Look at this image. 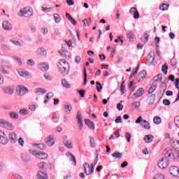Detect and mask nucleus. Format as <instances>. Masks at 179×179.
Segmentation results:
<instances>
[{"label":"nucleus","mask_w":179,"mask_h":179,"mask_svg":"<svg viewBox=\"0 0 179 179\" xmlns=\"http://www.w3.org/2000/svg\"><path fill=\"white\" fill-rule=\"evenodd\" d=\"M97 162H99V154H96L95 159L94 160V163L90 165L87 162L84 163V173L86 176H90V174H93V171H94V166L97 164Z\"/></svg>","instance_id":"f257e3e1"},{"label":"nucleus","mask_w":179,"mask_h":179,"mask_svg":"<svg viewBox=\"0 0 179 179\" xmlns=\"http://www.w3.org/2000/svg\"><path fill=\"white\" fill-rule=\"evenodd\" d=\"M168 157H174V154L171 152H166L165 153V157H163L159 162H158V167L164 170V169H167L169 166V158Z\"/></svg>","instance_id":"f03ea898"},{"label":"nucleus","mask_w":179,"mask_h":179,"mask_svg":"<svg viewBox=\"0 0 179 179\" xmlns=\"http://www.w3.org/2000/svg\"><path fill=\"white\" fill-rule=\"evenodd\" d=\"M57 66L63 76H66V75L69 73V64H68L65 59L59 60Z\"/></svg>","instance_id":"7ed1b4c3"},{"label":"nucleus","mask_w":179,"mask_h":179,"mask_svg":"<svg viewBox=\"0 0 179 179\" xmlns=\"http://www.w3.org/2000/svg\"><path fill=\"white\" fill-rule=\"evenodd\" d=\"M33 15V10L30 7L24 8L18 12V16L30 17Z\"/></svg>","instance_id":"20e7f679"},{"label":"nucleus","mask_w":179,"mask_h":179,"mask_svg":"<svg viewBox=\"0 0 179 179\" xmlns=\"http://www.w3.org/2000/svg\"><path fill=\"white\" fill-rule=\"evenodd\" d=\"M142 121L145 124H141V127L145 129H150V124H149V122H148L147 120H143V119H142V116H139L137 118V120H136V124H141Z\"/></svg>","instance_id":"39448f33"},{"label":"nucleus","mask_w":179,"mask_h":179,"mask_svg":"<svg viewBox=\"0 0 179 179\" xmlns=\"http://www.w3.org/2000/svg\"><path fill=\"white\" fill-rule=\"evenodd\" d=\"M26 93H29V90L26 87L23 85H19L17 87V96H24Z\"/></svg>","instance_id":"423d86ee"},{"label":"nucleus","mask_w":179,"mask_h":179,"mask_svg":"<svg viewBox=\"0 0 179 179\" xmlns=\"http://www.w3.org/2000/svg\"><path fill=\"white\" fill-rule=\"evenodd\" d=\"M63 143L68 149H72L73 148L72 140H71V138H68V136H64L63 137Z\"/></svg>","instance_id":"0eeeda50"},{"label":"nucleus","mask_w":179,"mask_h":179,"mask_svg":"<svg viewBox=\"0 0 179 179\" xmlns=\"http://www.w3.org/2000/svg\"><path fill=\"white\" fill-rule=\"evenodd\" d=\"M8 136L5 132L0 131V143H1V145H6L8 144Z\"/></svg>","instance_id":"6e6552de"},{"label":"nucleus","mask_w":179,"mask_h":179,"mask_svg":"<svg viewBox=\"0 0 179 179\" xmlns=\"http://www.w3.org/2000/svg\"><path fill=\"white\" fill-rule=\"evenodd\" d=\"M169 173L173 177H178L179 178V169L177 166H172L169 169Z\"/></svg>","instance_id":"1a4fd4ad"},{"label":"nucleus","mask_w":179,"mask_h":179,"mask_svg":"<svg viewBox=\"0 0 179 179\" xmlns=\"http://www.w3.org/2000/svg\"><path fill=\"white\" fill-rule=\"evenodd\" d=\"M76 120L79 125L78 129L79 131H82V128H83V122L82 121V113H80V111H78L77 113Z\"/></svg>","instance_id":"9d476101"},{"label":"nucleus","mask_w":179,"mask_h":179,"mask_svg":"<svg viewBox=\"0 0 179 179\" xmlns=\"http://www.w3.org/2000/svg\"><path fill=\"white\" fill-rule=\"evenodd\" d=\"M45 143H46L48 146H54V145H55V141H54L52 136H48L45 140Z\"/></svg>","instance_id":"9b49d317"},{"label":"nucleus","mask_w":179,"mask_h":179,"mask_svg":"<svg viewBox=\"0 0 179 179\" xmlns=\"http://www.w3.org/2000/svg\"><path fill=\"white\" fill-rule=\"evenodd\" d=\"M147 61L148 62V64L150 65H152L153 64V62L155 61V52H150V53L147 56Z\"/></svg>","instance_id":"f8f14e48"},{"label":"nucleus","mask_w":179,"mask_h":179,"mask_svg":"<svg viewBox=\"0 0 179 179\" xmlns=\"http://www.w3.org/2000/svg\"><path fill=\"white\" fill-rule=\"evenodd\" d=\"M39 69L42 71V72H47L48 69H50V65L48 63L43 62L39 64Z\"/></svg>","instance_id":"ddd939ff"},{"label":"nucleus","mask_w":179,"mask_h":179,"mask_svg":"<svg viewBox=\"0 0 179 179\" xmlns=\"http://www.w3.org/2000/svg\"><path fill=\"white\" fill-rule=\"evenodd\" d=\"M3 29L4 30H6L7 31H10L12 30V24L9 22L8 21H4L2 23Z\"/></svg>","instance_id":"4468645a"},{"label":"nucleus","mask_w":179,"mask_h":179,"mask_svg":"<svg viewBox=\"0 0 179 179\" xmlns=\"http://www.w3.org/2000/svg\"><path fill=\"white\" fill-rule=\"evenodd\" d=\"M145 94V90L143 88H139L136 90V92L133 94V96H135L136 99L139 97H142V95Z\"/></svg>","instance_id":"2eb2a0df"},{"label":"nucleus","mask_w":179,"mask_h":179,"mask_svg":"<svg viewBox=\"0 0 179 179\" xmlns=\"http://www.w3.org/2000/svg\"><path fill=\"white\" fill-rule=\"evenodd\" d=\"M37 179H48V176H47V173L43 171H38L36 174Z\"/></svg>","instance_id":"dca6fc26"},{"label":"nucleus","mask_w":179,"mask_h":179,"mask_svg":"<svg viewBox=\"0 0 179 179\" xmlns=\"http://www.w3.org/2000/svg\"><path fill=\"white\" fill-rule=\"evenodd\" d=\"M138 82H142L146 78V71L143 70L140 72L138 75Z\"/></svg>","instance_id":"f3484780"},{"label":"nucleus","mask_w":179,"mask_h":179,"mask_svg":"<svg viewBox=\"0 0 179 179\" xmlns=\"http://www.w3.org/2000/svg\"><path fill=\"white\" fill-rule=\"evenodd\" d=\"M85 122L90 129H94V123L90 119H85Z\"/></svg>","instance_id":"a211bd4d"},{"label":"nucleus","mask_w":179,"mask_h":179,"mask_svg":"<svg viewBox=\"0 0 179 179\" xmlns=\"http://www.w3.org/2000/svg\"><path fill=\"white\" fill-rule=\"evenodd\" d=\"M155 137L151 134H148L144 136V141L146 143H152Z\"/></svg>","instance_id":"6ab92c4d"},{"label":"nucleus","mask_w":179,"mask_h":179,"mask_svg":"<svg viewBox=\"0 0 179 179\" xmlns=\"http://www.w3.org/2000/svg\"><path fill=\"white\" fill-rule=\"evenodd\" d=\"M155 100H156V95L155 94H151L148 98V101L149 106H153L155 104Z\"/></svg>","instance_id":"aec40b11"},{"label":"nucleus","mask_w":179,"mask_h":179,"mask_svg":"<svg viewBox=\"0 0 179 179\" xmlns=\"http://www.w3.org/2000/svg\"><path fill=\"white\" fill-rule=\"evenodd\" d=\"M37 54L38 55H42L43 57H45L47 55V50L44 48H39L36 50Z\"/></svg>","instance_id":"412c9836"},{"label":"nucleus","mask_w":179,"mask_h":179,"mask_svg":"<svg viewBox=\"0 0 179 179\" xmlns=\"http://www.w3.org/2000/svg\"><path fill=\"white\" fill-rule=\"evenodd\" d=\"M9 139L11 143H16L17 142V137L16 136V134L11 133L9 134Z\"/></svg>","instance_id":"4be33fe9"},{"label":"nucleus","mask_w":179,"mask_h":179,"mask_svg":"<svg viewBox=\"0 0 179 179\" xmlns=\"http://www.w3.org/2000/svg\"><path fill=\"white\" fill-rule=\"evenodd\" d=\"M21 159L24 163H29L30 162V156L29 155L22 154Z\"/></svg>","instance_id":"5701e85b"},{"label":"nucleus","mask_w":179,"mask_h":179,"mask_svg":"<svg viewBox=\"0 0 179 179\" xmlns=\"http://www.w3.org/2000/svg\"><path fill=\"white\" fill-rule=\"evenodd\" d=\"M141 41L142 43H144V44H146L148 41H149V35L148 34H144L141 38H140Z\"/></svg>","instance_id":"b1692460"},{"label":"nucleus","mask_w":179,"mask_h":179,"mask_svg":"<svg viewBox=\"0 0 179 179\" xmlns=\"http://www.w3.org/2000/svg\"><path fill=\"white\" fill-rule=\"evenodd\" d=\"M127 37L130 41H134V38H135V34H134L132 31H128Z\"/></svg>","instance_id":"393cba45"},{"label":"nucleus","mask_w":179,"mask_h":179,"mask_svg":"<svg viewBox=\"0 0 179 179\" xmlns=\"http://www.w3.org/2000/svg\"><path fill=\"white\" fill-rule=\"evenodd\" d=\"M66 156L70 157L71 162H73L74 166H76V158L75 157V156H73V154H72L71 152H67L66 153Z\"/></svg>","instance_id":"a878e982"},{"label":"nucleus","mask_w":179,"mask_h":179,"mask_svg":"<svg viewBox=\"0 0 179 179\" xmlns=\"http://www.w3.org/2000/svg\"><path fill=\"white\" fill-rule=\"evenodd\" d=\"M18 73L20 76H22V78H27V76H29V71L24 70L18 71Z\"/></svg>","instance_id":"bb28decb"},{"label":"nucleus","mask_w":179,"mask_h":179,"mask_svg":"<svg viewBox=\"0 0 179 179\" xmlns=\"http://www.w3.org/2000/svg\"><path fill=\"white\" fill-rule=\"evenodd\" d=\"M112 157H115V159H122V153L120 152H115L112 154Z\"/></svg>","instance_id":"cd10ccee"},{"label":"nucleus","mask_w":179,"mask_h":179,"mask_svg":"<svg viewBox=\"0 0 179 179\" xmlns=\"http://www.w3.org/2000/svg\"><path fill=\"white\" fill-rule=\"evenodd\" d=\"M156 89H157V85L152 84L148 90L149 94H152V93H153V92H155V90H156Z\"/></svg>","instance_id":"c85d7f7f"},{"label":"nucleus","mask_w":179,"mask_h":179,"mask_svg":"<svg viewBox=\"0 0 179 179\" xmlns=\"http://www.w3.org/2000/svg\"><path fill=\"white\" fill-rule=\"evenodd\" d=\"M62 85L63 86V87H65L66 89H69L71 87V85L68 83V81H66V79L62 80Z\"/></svg>","instance_id":"c756f323"},{"label":"nucleus","mask_w":179,"mask_h":179,"mask_svg":"<svg viewBox=\"0 0 179 179\" xmlns=\"http://www.w3.org/2000/svg\"><path fill=\"white\" fill-rule=\"evenodd\" d=\"M3 92H4V93H6V94H13V89L10 88L9 87H7L3 88Z\"/></svg>","instance_id":"7c9ffc66"},{"label":"nucleus","mask_w":179,"mask_h":179,"mask_svg":"<svg viewBox=\"0 0 179 179\" xmlns=\"http://www.w3.org/2000/svg\"><path fill=\"white\" fill-rule=\"evenodd\" d=\"M35 93H41L42 94H45L47 91L44 88L38 87L35 90Z\"/></svg>","instance_id":"2f4dec72"},{"label":"nucleus","mask_w":179,"mask_h":179,"mask_svg":"<svg viewBox=\"0 0 179 179\" xmlns=\"http://www.w3.org/2000/svg\"><path fill=\"white\" fill-rule=\"evenodd\" d=\"M163 80V75L158 74L154 78V82H162Z\"/></svg>","instance_id":"473e14b6"},{"label":"nucleus","mask_w":179,"mask_h":179,"mask_svg":"<svg viewBox=\"0 0 179 179\" xmlns=\"http://www.w3.org/2000/svg\"><path fill=\"white\" fill-rule=\"evenodd\" d=\"M4 128L10 131H12V129H13V125L12 124V123L7 121L4 126Z\"/></svg>","instance_id":"72a5a7b5"},{"label":"nucleus","mask_w":179,"mask_h":179,"mask_svg":"<svg viewBox=\"0 0 179 179\" xmlns=\"http://www.w3.org/2000/svg\"><path fill=\"white\" fill-rule=\"evenodd\" d=\"M53 16L55 23H59V22H61V15H59V14L55 13Z\"/></svg>","instance_id":"f704fd0d"},{"label":"nucleus","mask_w":179,"mask_h":179,"mask_svg":"<svg viewBox=\"0 0 179 179\" xmlns=\"http://www.w3.org/2000/svg\"><path fill=\"white\" fill-rule=\"evenodd\" d=\"M10 43H12V44H14V45H17V47H22L23 45L20 43L18 41H15L14 39H10Z\"/></svg>","instance_id":"c9c22d12"},{"label":"nucleus","mask_w":179,"mask_h":179,"mask_svg":"<svg viewBox=\"0 0 179 179\" xmlns=\"http://www.w3.org/2000/svg\"><path fill=\"white\" fill-rule=\"evenodd\" d=\"M9 115L13 120H17V118H19V115L15 112L10 113Z\"/></svg>","instance_id":"e433bc0d"},{"label":"nucleus","mask_w":179,"mask_h":179,"mask_svg":"<svg viewBox=\"0 0 179 179\" xmlns=\"http://www.w3.org/2000/svg\"><path fill=\"white\" fill-rule=\"evenodd\" d=\"M1 50H3L4 51H10V47L6 44H1Z\"/></svg>","instance_id":"4c0bfd02"},{"label":"nucleus","mask_w":179,"mask_h":179,"mask_svg":"<svg viewBox=\"0 0 179 179\" xmlns=\"http://www.w3.org/2000/svg\"><path fill=\"white\" fill-rule=\"evenodd\" d=\"M153 121H154L155 124H159L162 122V118H160V117H159V116H155L153 118Z\"/></svg>","instance_id":"58836bf2"},{"label":"nucleus","mask_w":179,"mask_h":179,"mask_svg":"<svg viewBox=\"0 0 179 179\" xmlns=\"http://www.w3.org/2000/svg\"><path fill=\"white\" fill-rule=\"evenodd\" d=\"M160 10H167L169 9V4L167 3H163L162 6H159Z\"/></svg>","instance_id":"ea45409f"},{"label":"nucleus","mask_w":179,"mask_h":179,"mask_svg":"<svg viewBox=\"0 0 179 179\" xmlns=\"http://www.w3.org/2000/svg\"><path fill=\"white\" fill-rule=\"evenodd\" d=\"M35 146H38V149H41V150H45L46 147L44 143L34 144Z\"/></svg>","instance_id":"a19ab883"},{"label":"nucleus","mask_w":179,"mask_h":179,"mask_svg":"<svg viewBox=\"0 0 179 179\" xmlns=\"http://www.w3.org/2000/svg\"><path fill=\"white\" fill-rule=\"evenodd\" d=\"M124 83H125L124 81H122L120 85V92L122 94H125L124 90H125V85H124Z\"/></svg>","instance_id":"79ce46f5"},{"label":"nucleus","mask_w":179,"mask_h":179,"mask_svg":"<svg viewBox=\"0 0 179 179\" xmlns=\"http://www.w3.org/2000/svg\"><path fill=\"white\" fill-rule=\"evenodd\" d=\"M169 69V66H167V64H165L162 66V71L164 73V75H167V70Z\"/></svg>","instance_id":"37998d69"},{"label":"nucleus","mask_w":179,"mask_h":179,"mask_svg":"<svg viewBox=\"0 0 179 179\" xmlns=\"http://www.w3.org/2000/svg\"><path fill=\"white\" fill-rule=\"evenodd\" d=\"M87 83V73H86V68H84V83L83 85H85Z\"/></svg>","instance_id":"c03bdc74"},{"label":"nucleus","mask_w":179,"mask_h":179,"mask_svg":"<svg viewBox=\"0 0 179 179\" xmlns=\"http://www.w3.org/2000/svg\"><path fill=\"white\" fill-rule=\"evenodd\" d=\"M38 154L39 155L38 156H42V157H40V159H41L42 160H43L44 159H47L48 157V155L46 154L45 152H38Z\"/></svg>","instance_id":"a18cd8bd"},{"label":"nucleus","mask_w":179,"mask_h":179,"mask_svg":"<svg viewBox=\"0 0 179 179\" xmlns=\"http://www.w3.org/2000/svg\"><path fill=\"white\" fill-rule=\"evenodd\" d=\"M90 143L91 148H95L96 143H94V138H93L92 136L90 137Z\"/></svg>","instance_id":"49530a36"},{"label":"nucleus","mask_w":179,"mask_h":179,"mask_svg":"<svg viewBox=\"0 0 179 179\" xmlns=\"http://www.w3.org/2000/svg\"><path fill=\"white\" fill-rule=\"evenodd\" d=\"M96 90L99 93L101 92V89H103V86H101V84L99 82L96 83Z\"/></svg>","instance_id":"de8ad7c7"},{"label":"nucleus","mask_w":179,"mask_h":179,"mask_svg":"<svg viewBox=\"0 0 179 179\" xmlns=\"http://www.w3.org/2000/svg\"><path fill=\"white\" fill-rule=\"evenodd\" d=\"M20 114L22 115H27V114H29V110L27 109H20Z\"/></svg>","instance_id":"09e8293b"},{"label":"nucleus","mask_w":179,"mask_h":179,"mask_svg":"<svg viewBox=\"0 0 179 179\" xmlns=\"http://www.w3.org/2000/svg\"><path fill=\"white\" fill-rule=\"evenodd\" d=\"M27 65H29V66H34V64H36L34 62V60L29 59L27 60Z\"/></svg>","instance_id":"8fccbe9b"},{"label":"nucleus","mask_w":179,"mask_h":179,"mask_svg":"<svg viewBox=\"0 0 179 179\" xmlns=\"http://www.w3.org/2000/svg\"><path fill=\"white\" fill-rule=\"evenodd\" d=\"M83 22L84 23L85 26H90V23L92 22V18H90L89 21L87 20V19H85L83 20Z\"/></svg>","instance_id":"3c124183"},{"label":"nucleus","mask_w":179,"mask_h":179,"mask_svg":"<svg viewBox=\"0 0 179 179\" xmlns=\"http://www.w3.org/2000/svg\"><path fill=\"white\" fill-rule=\"evenodd\" d=\"M7 122L8 121H6L5 119H0V127H2V128H4Z\"/></svg>","instance_id":"603ef678"},{"label":"nucleus","mask_w":179,"mask_h":179,"mask_svg":"<svg viewBox=\"0 0 179 179\" xmlns=\"http://www.w3.org/2000/svg\"><path fill=\"white\" fill-rule=\"evenodd\" d=\"M78 92L80 94V97L82 98L85 97V93H86V91L85 90H78Z\"/></svg>","instance_id":"864d4df0"},{"label":"nucleus","mask_w":179,"mask_h":179,"mask_svg":"<svg viewBox=\"0 0 179 179\" xmlns=\"http://www.w3.org/2000/svg\"><path fill=\"white\" fill-rule=\"evenodd\" d=\"M64 108L68 110L67 111H72V106L70 103H67L64 106Z\"/></svg>","instance_id":"5fc2aeb1"},{"label":"nucleus","mask_w":179,"mask_h":179,"mask_svg":"<svg viewBox=\"0 0 179 179\" xmlns=\"http://www.w3.org/2000/svg\"><path fill=\"white\" fill-rule=\"evenodd\" d=\"M174 122L176 126L178 127V128H179V116L175 117Z\"/></svg>","instance_id":"6e6d98bb"},{"label":"nucleus","mask_w":179,"mask_h":179,"mask_svg":"<svg viewBox=\"0 0 179 179\" xmlns=\"http://www.w3.org/2000/svg\"><path fill=\"white\" fill-rule=\"evenodd\" d=\"M115 122L116 124H121V122H122V118L121 117V116H118L115 120Z\"/></svg>","instance_id":"4d7b16f0"},{"label":"nucleus","mask_w":179,"mask_h":179,"mask_svg":"<svg viewBox=\"0 0 179 179\" xmlns=\"http://www.w3.org/2000/svg\"><path fill=\"white\" fill-rule=\"evenodd\" d=\"M54 96V94L52 92H49L47 94V95L45 96V99L47 100H50V99H51V97Z\"/></svg>","instance_id":"13d9d810"},{"label":"nucleus","mask_w":179,"mask_h":179,"mask_svg":"<svg viewBox=\"0 0 179 179\" xmlns=\"http://www.w3.org/2000/svg\"><path fill=\"white\" fill-rule=\"evenodd\" d=\"M29 152L30 155H32L33 156H38V155H40V154H38V152H37V151H36V150H29Z\"/></svg>","instance_id":"bf43d9fd"},{"label":"nucleus","mask_w":179,"mask_h":179,"mask_svg":"<svg viewBox=\"0 0 179 179\" xmlns=\"http://www.w3.org/2000/svg\"><path fill=\"white\" fill-rule=\"evenodd\" d=\"M18 143L20 146H24V141L23 140V138L21 137L18 139Z\"/></svg>","instance_id":"052dcab7"},{"label":"nucleus","mask_w":179,"mask_h":179,"mask_svg":"<svg viewBox=\"0 0 179 179\" xmlns=\"http://www.w3.org/2000/svg\"><path fill=\"white\" fill-rule=\"evenodd\" d=\"M125 138L127 139V142H131V134L127 132L125 134Z\"/></svg>","instance_id":"680f3d73"},{"label":"nucleus","mask_w":179,"mask_h":179,"mask_svg":"<svg viewBox=\"0 0 179 179\" xmlns=\"http://www.w3.org/2000/svg\"><path fill=\"white\" fill-rule=\"evenodd\" d=\"M171 66H176L177 65V62H176V59L173 57L171 60Z\"/></svg>","instance_id":"e2e57ef3"},{"label":"nucleus","mask_w":179,"mask_h":179,"mask_svg":"<svg viewBox=\"0 0 179 179\" xmlns=\"http://www.w3.org/2000/svg\"><path fill=\"white\" fill-rule=\"evenodd\" d=\"M134 19H139V12H138V10L134 11Z\"/></svg>","instance_id":"0e129e2a"},{"label":"nucleus","mask_w":179,"mask_h":179,"mask_svg":"<svg viewBox=\"0 0 179 179\" xmlns=\"http://www.w3.org/2000/svg\"><path fill=\"white\" fill-rule=\"evenodd\" d=\"M155 179H164V176L162 175V173L156 175V176L154 178Z\"/></svg>","instance_id":"69168bd1"},{"label":"nucleus","mask_w":179,"mask_h":179,"mask_svg":"<svg viewBox=\"0 0 179 179\" xmlns=\"http://www.w3.org/2000/svg\"><path fill=\"white\" fill-rule=\"evenodd\" d=\"M44 166H45V162H39L38 164V166L40 168V169H44Z\"/></svg>","instance_id":"338daca9"},{"label":"nucleus","mask_w":179,"mask_h":179,"mask_svg":"<svg viewBox=\"0 0 179 179\" xmlns=\"http://www.w3.org/2000/svg\"><path fill=\"white\" fill-rule=\"evenodd\" d=\"M81 59H82L80 57V56H76L75 59L76 64H80Z\"/></svg>","instance_id":"774afa93"}]
</instances>
